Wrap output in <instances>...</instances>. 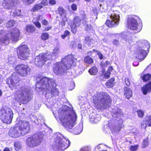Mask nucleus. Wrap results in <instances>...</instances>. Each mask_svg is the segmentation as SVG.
<instances>
[{"instance_id": "34", "label": "nucleus", "mask_w": 151, "mask_h": 151, "mask_svg": "<svg viewBox=\"0 0 151 151\" xmlns=\"http://www.w3.org/2000/svg\"><path fill=\"white\" fill-rule=\"evenodd\" d=\"M14 146L15 150L17 151L19 150L22 147L21 143L19 141H17L15 142L14 143Z\"/></svg>"}, {"instance_id": "9", "label": "nucleus", "mask_w": 151, "mask_h": 151, "mask_svg": "<svg viewBox=\"0 0 151 151\" xmlns=\"http://www.w3.org/2000/svg\"><path fill=\"white\" fill-rule=\"evenodd\" d=\"M139 43H140L141 45L136 52V57L139 59H142V60L144 59L147 55L145 51L146 48H149L150 45L148 41L146 40H144L142 42L140 41L139 42Z\"/></svg>"}, {"instance_id": "53", "label": "nucleus", "mask_w": 151, "mask_h": 151, "mask_svg": "<svg viewBox=\"0 0 151 151\" xmlns=\"http://www.w3.org/2000/svg\"><path fill=\"white\" fill-rule=\"evenodd\" d=\"M125 82L126 85L127 86H129L130 85V80L128 78L126 79L125 80Z\"/></svg>"}, {"instance_id": "50", "label": "nucleus", "mask_w": 151, "mask_h": 151, "mask_svg": "<svg viewBox=\"0 0 151 151\" xmlns=\"http://www.w3.org/2000/svg\"><path fill=\"white\" fill-rule=\"evenodd\" d=\"M71 8L73 10L76 11L77 9L76 5L75 4H73L71 6Z\"/></svg>"}, {"instance_id": "29", "label": "nucleus", "mask_w": 151, "mask_h": 151, "mask_svg": "<svg viewBox=\"0 0 151 151\" xmlns=\"http://www.w3.org/2000/svg\"><path fill=\"white\" fill-rule=\"evenodd\" d=\"M25 29L27 32L32 33L35 31V28L33 26L29 25L26 27Z\"/></svg>"}, {"instance_id": "44", "label": "nucleus", "mask_w": 151, "mask_h": 151, "mask_svg": "<svg viewBox=\"0 0 151 151\" xmlns=\"http://www.w3.org/2000/svg\"><path fill=\"white\" fill-rule=\"evenodd\" d=\"M40 4L42 6H45L48 5V3L47 0H42Z\"/></svg>"}, {"instance_id": "24", "label": "nucleus", "mask_w": 151, "mask_h": 151, "mask_svg": "<svg viewBox=\"0 0 151 151\" xmlns=\"http://www.w3.org/2000/svg\"><path fill=\"white\" fill-rule=\"evenodd\" d=\"M15 73H14L12 75L11 80L10 81V84L13 85V86L16 84L19 81V80L18 77L15 76Z\"/></svg>"}, {"instance_id": "59", "label": "nucleus", "mask_w": 151, "mask_h": 151, "mask_svg": "<svg viewBox=\"0 0 151 151\" xmlns=\"http://www.w3.org/2000/svg\"><path fill=\"white\" fill-rule=\"evenodd\" d=\"M86 43L88 44V45L90 44L89 42L91 41V40H89V38H86Z\"/></svg>"}, {"instance_id": "14", "label": "nucleus", "mask_w": 151, "mask_h": 151, "mask_svg": "<svg viewBox=\"0 0 151 151\" xmlns=\"http://www.w3.org/2000/svg\"><path fill=\"white\" fill-rule=\"evenodd\" d=\"M16 72L22 76L26 77L30 72V68L24 64L19 65L15 68Z\"/></svg>"}, {"instance_id": "23", "label": "nucleus", "mask_w": 151, "mask_h": 151, "mask_svg": "<svg viewBox=\"0 0 151 151\" xmlns=\"http://www.w3.org/2000/svg\"><path fill=\"white\" fill-rule=\"evenodd\" d=\"M61 124L67 130L72 133L73 128L74 127L75 124L74 123H61Z\"/></svg>"}, {"instance_id": "30", "label": "nucleus", "mask_w": 151, "mask_h": 151, "mask_svg": "<svg viewBox=\"0 0 151 151\" xmlns=\"http://www.w3.org/2000/svg\"><path fill=\"white\" fill-rule=\"evenodd\" d=\"M88 71L90 74L95 75L98 72V69L96 67H93L90 69Z\"/></svg>"}, {"instance_id": "32", "label": "nucleus", "mask_w": 151, "mask_h": 151, "mask_svg": "<svg viewBox=\"0 0 151 151\" xmlns=\"http://www.w3.org/2000/svg\"><path fill=\"white\" fill-rule=\"evenodd\" d=\"M141 77H142L144 81H146L151 78V74H147L146 75H141Z\"/></svg>"}, {"instance_id": "57", "label": "nucleus", "mask_w": 151, "mask_h": 151, "mask_svg": "<svg viewBox=\"0 0 151 151\" xmlns=\"http://www.w3.org/2000/svg\"><path fill=\"white\" fill-rule=\"evenodd\" d=\"M147 124L146 123H142L141 124V126L142 128L145 129L147 127Z\"/></svg>"}, {"instance_id": "17", "label": "nucleus", "mask_w": 151, "mask_h": 151, "mask_svg": "<svg viewBox=\"0 0 151 151\" xmlns=\"http://www.w3.org/2000/svg\"><path fill=\"white\" fill-rule=\"evenodd\" d=\"M20 32L17 28L12 29L10 32V39L14 42H16L18 40L19 37Z\"/></svg>"}, {"instance_id": "3", "label": "nucleus", "mask_w": 151, "mask_h": 151, "mask_svg": "<svg viewBox=\"0 0 151 151\" xmlns=\"http://www.w3.org/2000/svg\"><path fill=\"white\" fill-rule=\"evenodd\" d=\"M55 83L53 79L47 77H43L36 84V87L39 88L46 89L50 92L52 96L58 95L59 93L55 87Z\"/></svg>"}, {"instance_id": "10", "label": "nucleus", "mask_w": 151, "mask_h": 151, "mask_svg": "<svg viewBox=\"0 0 151 151\" xmlns=\"http://www.w3.org/2000/svg\"><path fill=\"white\" fill-rule=\"evenodd\" d=\"M18 0H11L10 1V10L11 9V14L13 16H17L21 17H24L27 15V12L25 10L16 9V6L18 3Z\"/></svg>"}, {"instance_id": "41", "label": "nucleus", "mask_w": 151, "mask_h": 151, "mask_svg": "<svg viewBox=\"0 0 151 151\" xmlns=\"http://www.w3.org/2000/svg\"><path fill=\"white\" fill-rule=\"evenodd\" d=\"M148 140L147 139L144 140L143 144L142 145V147L144 148L146 147L148 145Z\"/></svg>"}, {"instance_id": "64", "label": "nucleus", "mask_w": 151, "mask_h": 151, "mask_svg": "<svg viewBox=\"0 0 151 151\" xmlns=\"http://www.w3.org/2000/svg\"><path fill=\"white\" fill-rule=\"evenodd\" d=\"M82 46L81 44H79L78 45V47L79 49L81 50L82 48Z\"/></svg>"}, {"instance_id": "47", "label": "nucleus", "mask_w": 151, "mask_h": 151, "mask_svg": "<svg viewBox=\"0 0 151 151\" xmlns=\"http://www.w3.org/2000/svg\"><path fill=\"white\" fill-rule=\"evenodd\" d=\"M110 73L109 72H108V71H106L104 75V77L106 79L109 78L110 77Z\"/></svg>"}, {"instance_id": "49", "label": "nucleus", "mask_w": 151, "mask_h": 151, "mask_svg": "<svg viewBox=\"0 0 151 151\" xmlns=\"http://www.w3.org/2000/svg\"><path fill=\"white\" fill-rule=\"evenodd\" d=\"M42 24L45 26H47L48 24V21L45 19L43 20L42 22Z\"/></svg>"}, {"instance_id": "16", "label": "nucleus", "mask_w": 151, "mask_h": 151, "mask_svg": "<svg viewBox=\"0 0 151 151\" xmlns=\"http://www.w3.org/2000/svg\"><path fill=\"white\" fill-rule=\"evenodd\" d=\"M71 110L67 111L65 112V116L64 119L67 122H70V123H74L76 122L77 115L74 111L70 108Z\"/></svg>"}, {"instance_id": "21", "label": "nucleus", "mask_w": 151, "mask_h": 151, "mask_svg": "<svg viewBox=\"0 0 151 151\" xmlns=\"http://www.w3.org/2000/svg\"><path fill=\"white\" fill-rule=\"evenodd\" d=\"M142 90L143 93L145 95L148 92H150L151 91V82L144 86Z\"/></svg>"}, {"instance_id": "15", "label": "nucleus", "mask_w": 151, "mask_h": 151, "mask_svg": "<svg viewBox=\"0 0 151 151\" xmlns=\"http://www.w3.org/2000/svg\"><path fill=\"white\" fill-rule=\"evenodd\" d=\"M116 124H117L116 125L112 124L109 125V123H108L104 126L103 130L107 132L110 129L112 134H117L122 128V123Z\"/></svg>"}, {"instance_id": "52", "label": "nucleus", "mask_w": 151, "mask_h": 151, "mask_svg": "<svg viewBox=\"0 0 151 151\" xmlns=\"http://www.w3.org/2000/svg\"><path fill=\"white\" fill-rule=\"evenodd\" d=\"M114 112L116 115L120 114L122 113V111L120 109H118L117 111H115Z\"/></svg>"}, {"instance_id": "26", "label": "nucleus", "mask_w": 151, "mask_h": 151, "mask_svg": "<svg viewBox=\"0 0 151 151\" xmlns=\"http://www.w3.org/2000/svg\"><path fill=\"white\" fill-rule=\"evenodd\" d=\"M43 7V6L40 4H36L32 7V9L31 10V11L32 12L37 11L41 9Z\"/></svg>"}, {"instance_id": "51", "label": "nucleus", "mask_w": 151, "mask_h": 151, "mask_svg": "<svg viewBox=\"0 0 151 151\" xmlns=\"http://www.w3.org/2000/svg\"><path fill=\"white\" fill-rule=\"evenodd\" d=\"M113 43L114 45L117 46L119 44V41L116 40H114L113 42Z\"/></svg>"}, {"instance_id": "33", "label": "nucleus", "mask_w": 151, "mask_h": 151, "mask_svg": "<svg viewBox=\"0 0 151 151\" xmlns=\"http://www.w3.org/2000/svg\"><path fill=\"white\" fill-rule=\"evenodd\" d=\"M84 62L88 64H91L93 62V59L88 56L85 57L84 59Z\"/></svg>"}, {"instance_id": "1", "label": "nucleus", "mask_w": 151, "mask_h": 151, "mask_svg": "<svg viewBox=\"0 0 151 151\" xmlns=\"http://www.w3.org/2000/svg\"><path fill=\"white\" fill-rule=\"evenodd\" d=\"M76 63L72 55L66 56L62 60L61 62H58L54 65L53 71L57 75H62L65 73L68 69Z\"/></svg>"}, {"instance_id": "19", "label": "nucleus", "mask_w": 151, "mask_h": 151, "mask_svg": "<svg viewBox=\"0 0 151 151\" xmlns=\"http://www.w3.org/2000/svg\"><path fill=\"white\" fill-rule=\"evenodd\" d=\"M0 35L3 36L0 39V43H4L6 45L8 44L9 43L8 35H7L3 30L0 32Z\"/></svg>"}, {"instance_id": "37", "label": "nucleus", "mask_w": 151, "mask_h": 151, "mask_svg": "<svg viewBox=\"0 0 151 151\" xmlns=\"http://www.w3.org/2000/svg\"><path fill=\"white\" fill-rule=\"evenodd\" d=\"M137 112L138 116L139 117L142 118L145 115L144 112L142 110L140 109L137 110Z\"/></svg>"}, {"instance_id": "2", "label": "nucleus", "mask_w": 151, "mask_h": 151, "mask_svg": "<svg viewBox=\"0 0 151 151\" xmlns=\"http://www.w3.org/2000/svg\"><path fill=\"white\" fill-rule=\"evenodd\" d=\"M93 102L97 109L103 110L110 106L111 100L108 93L102 92L97 93L93 96Z\"/></svg>"}, {"instance_id": "7", "label": "nucleus", "mask_w": 151, "mask_h": 151, "mask_svg": "<svg viewBox=\"0 0 151 151\" xmlns=\"http://www.w3.org/2000/svg\"><path fill=\"white\" fill-rule=\"evenodd\" d=\"M111 14L109 15L110 20L106 21L105 24L108 27H111L117 25L119 24V12L117 10L110 11Z\"/></svg>"}, {"instance_id": "56", "label": "nucleus", "mask_w": 151, "mask_h": 151, "mask_svg": "<svg viewBox=\"0 0 151 151\" xmlns=\"http://www.w3.org/2000/svg\"><path fill=\"white\" fill-rule=\"evenodd\" d=\"M81 17L82 18V19L84 20L86 19V16L84 13H83Z\"/></svg>"}, {"instance_id": "55", "label": "nucleus", "mask_w": 151, "mask_h": 151, "mask_svg": "<svg viewBox=\"0 0 151 151\" xmlns=\"http://www.w3.org/2000/svg\"><path fill=\"white\" fill-rule=\"evenodd\" d=\"M15 24V22L13 20H10V26H12Z\"/></svg>"}, {"instance_id": "20", "label": "nucleus", "mask_w": 151, "mask_h": 151, "mask_svg": "<svg viewBox=\"0 0 151 151\" xmlns=\"http://www.w3.org/2000/svg\"><path fill=\"white\" fill-rule=\"evenodd\" d=\"M18 124H16V126L13 128H11L10 129V136L12 137H17L20 136H15V134L17 132L20 133L18 129H17Z\"/></svg>"}, {"instance_id": "54", "label": "nucleus", "mask_w": 151, "mask_h": 151, "mask_svg": "<svg viewBox=\"0 0 151 151\" xmlns=\"http://www.w3.org/2000/svg\"><path fill=\"white\" fill-rule=\"evenodd\" d=\"M70 33V32L69 31L67 30H66L64 32V34L65 36L67 37L69 35Z\"/></svg>"}, {"instance_id": "5", "label": "nucleus", "mask_w": 151, "mask_h": 151, "mask_svg": "<svg viewBox=\"0 0 151 151\" xmlns=\"http://www.w3.org/2000/svg\"><path fill=\"white\" fill-rule=\"evenodd\" d=\"M45 132L44 131L37 132L32 137L28 138L26 144L29 147H34L40 144L43 139Z\"/></svg>"}, {"instance_id": "40", "label": "nucleus", "mask_w": 151, "mask_h": 151, "mask_svg": "<svg viewBox=\"0 0 151 151\" xmlns=\"http://www.w3.org/2000/svg\"><path fill=\"white\" fill-rule=\"evenodd\" d=\"M138 145H136L134 146H131L130 147V150L131 151H135L137 150L138 148Z\"/></svg>"}, {"instance_id": "45", "label": "nucleus", "mask_w": 151, "mask_h": 151, "mask_svg": "<svg viewBox=\"0 0 151 151\" xmlns=\"http://www.w3.org/2000/svg\"><path fill=\"white\" fill-rule=\"evenodd\" d=\"M33 23L38 28H40L41 27V24L38 22H34Z\"/></svg>"}, {"instance_id": "48", "label": "nucleus", "mask_w": 151, "mask_h": 151, "mask_svg": "<svg viewBox=\"0 0 151 151\" xmlns=\"http://www.w3.org/2000/svg\"><path fill=\"white\" fill-rule=\"evenodd\" d=\"M49 3L51 5H53L56 4V1L55 0H50L49 1Z\"/></svg>"}, {"instance_id": "35", "label": "nucleus", "mask_w": 151, "mask_h": 151, "mask_svg": "<svg viewBox=\"0 0 151 151\" xmlns=\"http://www.w3.org/2000/svg\"><path fill=\"white\" fill-rule=\"evenodd\" d=\"M9 0H4L3 3V6L5 9H9Z\"/></svg>"}, {"instance_id": "12", "label": "nucleus", "mask_w": 151, "mask_h": 151, "mask_svg": "<svg viewBox=\"0 0 151 151\" xmlns=\"http://www.w3.org/2000/svg\"><path fill=\"white\" fill-rule=\"evenodd\" d=\"M52 56L47 53H42L37 56L35 59V63L36 65L42 66L47 60H51Z\"/></svg>"}, {"instance_id": "13", "label": "nucleus", "mask_w": 151, "mask_h": 151, "mask_svg": "<svg viewBox=\"0 0 151 151\" xmlns=\"http://www.w3.org/2000/svg\"><path fill=\"white\" fill-rule=\"evenodd\" d=\"M29 50L28 47L26 45L19 46L17 50L19 58L22 60L27 59L29 56Z\"/></svg>"}, {"instance_id": "58", "label": "nucleus", "mask_w": 151, "mask_h": 151, "mask_svg": "<svg viewBox=\"0 0 151 151\" xmlns=\"http://www.w3.org/2000/svg\"><path fill=\"white\" fill-rule=\"evenodd\" d=\"M80 151H89L88 148L87 147L84 148L83 149H81L80 150Z\"/></svg>"}, {"instance_id": "22", "label": "nucleus", "mask_w": 151, "mask_h": 151, "mask_svg": "<svg viewBox=\"0 0 151 151\" xmlns=\"http://www.w3.org/2000/svg\"><path fill=\"white\" fill-rule=\"evenodd\" d=\"M124 91V95L127 99H129L132 96V93L130 88L125 87Z\"/></svg>"}, {"instance_id": "62", "label": "nucleus", "mask_w": 151, "mask_h": 151, "mask_svg": "<svg viewBox=\"0 0 151 151\" xmlns=\"http://www.w3.org/2000/svg\"><path fill=\"white\" fill-rule=\"evenodd\" d=\"M60 25L62 27H63L65 25V22L64 20H62L61 23Z\"/></svg>"}, {"instance_id": "39", "label": "nucleus", "mask_w": 151, "mask_h": 151, "mask_svg": "<svg viewBox=\"0 0 151 151\" xmlns=\"http://www.w3.org/2000/svg\"><path fill=\"white\" fill-rule=\"evenodd\" d=\"M1 114V117L2 118L5 119L6 117V114L5 110H1L0 111V114Z\"/></svg>"}, {"instance_id": "61", "label": "nucleus", "mask_w": 151, "mask_h": 151, "mask_svg": "<svg viewBox=\"0 0 151 151\" xmlns=\"http://www.w3.org/2000/svg\"><path fill=\"white\" fill-rule=\"evenodd\" d=\"M40 125H41L42 127L44 129L45 127H47L46 123H42V124H41V123H40Z\"/></svg>"}, {"instance_id": "46", "label": "nucleus", "mask_w": 151, "mask_h": 151, "mask_svg": "<svg viewBox=\"0 0 151 151\" xmlns=\"http://www.w3.org/2000/svg\"><path fill=\"white\" fill-rule=\"evenodd\" d=\"M145 121L148 123H151V116H147L146 117Z\"/></svg>"}, {"instance_id": "63", "label": "nucleus", "mask_w": 151, "mask_h": 151, "mask_svg": "<svg viewBox=\"0 0 151 151\" xmlns=\"http://www.w3.org/2000/svg\"><path fill=\"white\" fill-rule=\"evenodd\" d=\"M113 70V68L111 67H110L108 69V70L107 71L108 72H109L110 73Z\"/></svg>"}, {"instance_id": "60", "label": "nucleus", "mask_w": 151, "mask_h": 151, "mask_svg": "<svg viewBox=\"0 0 151 151\" xmlns=\"http://www.w3.org/2000/svg\"><path fill=\"white\" fill-rule=\"evenodd\" d=\"M51 28H52V27L51 26L47 27L45 28V29L44 30V31H48V30H50V29H51Z\"/></svg>"}, {"instance_id": "43", "label": "nucleus", "mask_w": 151, "mask_h": 151, "mask_svg": "<svg viewBox=\"0 0 151 151\" xmlns=\"http://www.w3.org/2000/svg\"><path fill=\"white\" fill-rule=\"evenodd\" d=\"M72 32L73 33H75L76 32V27H77L74 25H71V26Z\"/></svg>"}, {"instance_id": "27", "label": "nucleus", "mask_w": 151, "mask_h": 151, "mask_svg": "<svg viewBox=\"0 0 151 151\" xmlns=\"http://www.w3.org/2000/svg\"><path fill=\"white\" fill-rule=\"evenodd\" d=\"M81 20L79 17L76 16L74 18L73 24L72 25H74L76 27L79 26L81 24Z\"/></svg>"}, {"instance_id": "11", "label": "nucleus", "mask_w": 151, "mask_h": 151, "mask_svg": "<svg viewBox=\"0 0 151 151\" xmlns=\"http://www.w3.org/2000/svg\"><path fill=\"white\" fill-rule=\"evenodd\" d=\"M17 129H18L20 133L17 132L15 136H23L28 133L30 130L34 128L32 123H21L19 125L18 124Z\"/></svg>"}, {"instance_id": "28", "label": "nucleus", "mask_w": 151, "mask_h": 151, "mask_svg": "<svg viewBox=\"0 0 151 151\" xmlns=\"http://www.w3.org/2000/svg\"><path fill=\"white\" fill-rule=\"evenodd\" d=\"M59 47H56L55 48L52 54L51 55H50L52 56V58L51 59L53 60L54 58L53 57L57 56L59 53ZM49 55H50V54Z\"/></svg>"}, {"instance_id": "36", "label": "nucleus", "mask_w": 151, "mask_h": 151, "mask_svg": "<svg viewBox=\"0 0 151 151\" xmlns=\"http://www.w3.org/2000/svg\"><path fill=\"white\" fill-rule=\"evenodd\" d=\"M49 37V35L47 33H44L42 34L41 36V39L43 40H47Z\"/></svg>"}, {"instance_id": "42", "label": "nucleus", "mask_w": 151, "mask_h": 151, "mask_svg": "<svg viewBox=\"0 0 151 151\" xmlns=\"http://www.w3.org/2000/svg\"><path fill=\"white\" fill-rule=\"evenodd\" d=\"M133 40L132 37L131 36H127L126 39V42H128L129 43L132 42L133 41Z\"/></svg>"}, {"instance_id": "25", "label": "nucleus", "mask_w": 151, "mask_h": 151, "mask_svg": "<svg viewBox=\"0 0 151 151\" xmlns=\"http://www.w3.org/2000/svg\"><path fill=\"white\" fill-rule=\"evenodd\" d=\"M58 13L61 17H66L67 13L66 11L63 7L61 6H59L58 9Z\"/></svg>"}, {"instance_id": "38", "label": "nucleus", "mask_w": 151, "mask_h": 151, "mask_svg": "<svg viewBox=\"0 0 151 151\" xmlns=\"http://www.w3.org/2000/svg\"><path fill=\"white\" fill-rule=\"evenodd\" d=\"M35 0H23V2L27 5H29L35 1Z\"/></svg>"}, {"instance_id": "4", "label": "nucleus", "mask_w": 151, "mask_h": 151, "mask_svg": "<svg viewBox=\"0 0 151 151\" xmlns=\"http://www.w3.org/2000/svg\"><path fill=\"white\" fill-rule=\"evenodd\" d=\"M54 137L55 142L53 147L55 150L63 151L70 146V141L60 133L58 132L55 134Z\"/></svg>"}, {"instance_id": "6", "label": "nucleus", "mask_w": 151, "mask_h": 151, "mask_svg": "<svg viewBox=\"0 0 151 151\" xmlns=\"http://www.w3.org/2000/svg\"><path fill=\"white\" fill-rule=\"evenodd\" d=\"M138 19V17L136 15L129 16L127 19L128 28L135 31L136 33L139 32L142 28V24L138 23L137 20Z\"/></svg>"}, {"instance_id": "18", "label": "nucleus", "mask_w": 151, "mask_h": 151, "mask_svg": "<svg viewBox=\"0 0 151 151\" xmlns=\"http://www.w3.org/2000/svg\"><path fill=\"white\" fill-rule=\"evenodd\" d=\"M75 127L72 130V133L75 135L81 133L83 129V123H74Z\"/></svg>"}, {"instance_id": "8", "label": "nucleus", "mask_w": 151, "mask_h": 151, "mask_svg": "<svg viewBox=\"0 0 151 151\" xmlns=\"http://www.w3.org/2000/svg\"><path fill=\"white\" fill-rule=\"evenodd\" d=\"M32 98L29 89L22 87L17 92L15 95V99L17 100L29 101Z\"/></svg>"}, {"instance_id": "31", "label": "nucleus", "mask_w": 151, "mask_h": 151, "mask_svg": "<svg viewBox=\"0 0 151 151\" xmlns=\"http://www.w3.org/2000/svg\"><path fill=\"white\" fill-rule=\"evenodd\" d=\"M114 79L111 78L106 83V85L108 88H110L114 86Z\"/></svg>"}]
</instances>
